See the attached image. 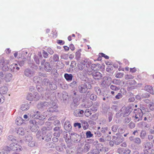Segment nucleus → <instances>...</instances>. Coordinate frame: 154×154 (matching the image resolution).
Instances as JSON below:
<instances>
[{"label":"nucleus","instance_id":"1","mask_svg":"<svg viewBox=\"0 0 154 154\" xmlns=\"http://www.w3.org/2000/svg\"><path fill=\"white\" fill-rule=\"evenodd\" d=\"M5 148V149H7L10 151L13 150L20 152L22 150L21 146L17 143L15 142H13L10 144L9 146H7Z\"/></svg>","mask_w":154,"mask_h":154},{"label":"nucleus","instance_id":"2","mask_svg":"<svg viewBox=\"0 0 154 154\" xmlns=\"http://www.w3.org/2000/svg\"><path fill=\"white\" fill-rule=\"evenodd\" d=\"M134 112L135 113L134 120L136 122H137L142 119L143 116V112L142 109L140 108L134 109Z\"/></svg>","mask_w":154,"mask_h":154},{"label":"nucleus","instance_id":"3","mask_svg":"<svg viewBox=\"0 0 154 154\" xmlns=\"http://www.w3.org/2000/svg\"><path fill=\"white\" fill-rule=\"evenodd\" d=\"M9 63L8 60H5L3 57H0V67L2 70L5 71L9 69Z\"/></svg>","mask_w":154,"mask_h":154},{"label":"nucleus","instance_id":"4","mask_svg":"<svg viewBox=\"0 0 154 154\" xmlns=\"http://www.w3.org/2000/svg\"><path fill=\"white\" fill-rule=\"evenodd\" d=\"M30 115L32 118L40 119H45L47 116L45 112H44V114L42 115L38 111L34 112L33 113H32Z\"/></svg>","mask_w":154,"mask_h":154},{"label":"nucleus","instance_id":"5","mask_svg":"<svg viewBox=\"0 0 154 154\" xmlns=\"http://www.w3.org/2000/svg\"><path fill=\"white\" fill-rule=\"evenodd\" d=\"M124 139L121 134H117L116 136L113 137V141L115 143L118 145L124 140Z\"/></svg>","mask_w":154,"mask_h":154},{"label":"nucleus","instance_id":"6","mask_svg":"<svg viewBox=\"0 0 154 154\" xmlns=\"http://www.w3.org/2000/svg\"><path fill=\"white\" fill-rule=\"evenodd\" d=\"M111 82L112 79L110 77L105 76L103 78L101 85L103 87H106L111 84Z\"/></svg>","mask_w":154,"mask_h":154},{"label":"nucleus","instance_id":"7","mask_svg":"<svg viewBox=\"0 0 154 154\" xmlns=\"http://www.w3.org/2000/svg\"><path fill=\"white\" fill-rule=\"evenodd\" d=\"M131 111V109L129 107L126 108L125 107H123L121 109V113L120 114V116H123L124 117L127 116L129 114Z\"/></svg>","mask_w":154,"mask_h":154},{"label":"nucleus","instance_id":"8","mask_svg":"<svg viewBox=\"0 0 154 154\" xmlns=\"http://www.w3.org/2000/svg\"><path fill=\"white\" fill-rule=\"evenodd\" d=\"M51 106V103L47 102H40L37 105V107L40 110H43Z\"/></svg>","mask_w":154,"mask_h":154},{"label":"nucleus","instance_id":"9","mask_svg":"<svg viewBox=\"0 0 154 154\" xmlns=\"http://www.w3.org/2000/svg\"><path fill=\"white\" fill-rule=\"evenodd\" d=\"M70 139L74 142H78L80 141L81 137L79 135L73 133H71L70 136Z\"/></svg>","mask_w":154,"mask_h":154},{"label":"nucleus","instance_id":"10","mask_svg":"<svg viewBox=\"0 0 154 154\" xmlns=\"http://www.w3.org/2000/svg\"><path fill=\"white\" fill-rule=\"evenodd\" d=\"M87 86L86 84L84 83L80 85L78 87L79 91L81 93H84L87 90Z\"/></svg>","mask_w":154,"mask_h":154},{"label":"nucleus","instance_id":"11","mask_svg":"<svg viewBox=\"0 0 154 154\" xmlns=\"http://www.w3.org/2000/svg\"><path fill=\"white\" fill-rule=\"evenodd\" d=\"M4 76L2 78L6 82H10L12 79V75L10 73H4Z\"/></svg>","mask_w":154,"mask_h":154},{"label":"nucleus","instance_id":"12","mask_svg":"<svg viewBox=\"0 0 154 154\" xmlns=\"http://www.w3.org/2000/svg\"><path fill=\"white\" fill-rule=\"evenodd\" d=\"M24 73L25 75L29 77H31L35 74V72L29 69H25Z\"/></svg>","mask_w":154,"mask_h":154},{"label":"nucleus","instance_id":"13","mask_svg":"<svg viewBox=\"0 0 154 154\" xmlns=\"http://www.w3.org/2000/svg\"><path fill=\"white\" fill-rule=\"evenodd\" d=\"M92 74L93 78L96 80H100L102 77L101 74L99 72L93 71L92 73Z\"/></svg>","mask_w":154,"mask_h":154},{"label":"nucleus","instance_id":"14","mask_svg":"<svg viewBox=\"0 0 154 154\" xmlns=\"http://www.w3.org/2000/svg\"><path fill=\"white\" fill-rule=\"evenodd\" d=\"M10 68L11 71L13 72H16L18 71L20 68L17 66V64H13L11 65Z\"/></svg>","mask_w":154,"mask_h":154},{"label":"nucleus","instance_id":"15","mask_svg":"<svg viewBox=\"0 0 154 154\" xmlns=\"http://www.w3.org/2000/svg\"><path fill=\"white\" fill-rule=\"evenodd\" d=\"M49 108L47 110L48 111L52 112H57V109H55V108H57V106L55 103H53L51 104V106H49Z\"/></svg>","mask_w":154,"mask_h":154},{"label":"nucleus","instance_id":"16","mask_svg":"<svg viewBox=\"0 0 154 154\" xmlns=\"http://www.w3.org/2000/svg\"><path fill=\"white\" fill-rule=\"evenodd\" d=\"M118 152L121 154H129L131 152V150L129 149H125L121 148H119L118 150Z\"/></svg>","mask_w":154,"mask_h":154},{"label":"nucleus","instance_id":"17","mask_svg":"<svg viewBox=\"0 0 154 154\" xmlns=\"http://www.w3.org/2000/svg\"><path fill=\"white\" fill-rule=\"evenodd\" d=\"M143 146L145 150H148L150 149L153 147L152 143L151 142H146L143 143Z\"/></svg>","mask_w":154,"mask_h":154},{"label":"nucleus","instance_id":"18","mask_svg":"<svg viewBox=\"0 0 154 154\" xmlns=\"http://www.w3.org/2000/svg\"><path fill=\"white\" fill-rule=\"evenodd\" d=\"M30 107L29 105L27 103L22 104L21 106L20 109L23 111L27 110Z\"/></svg>","mask_w":154,"mask_h":154},{"label":"nucleus","instance_id":"19","mask_svg":"<svg viewBox=\"0 0 154 154\" xmlns=\"http://www.w3.org/2000/svg\"><path fill=\"white\" fill-rule=\"evenodd\" d=\"M84 111L83 110H77L74 113V115L76 117H82L83 115Z\"/></svg>","mask_w":154,"mask_h":154},{"label":"nucleus","instance_id":"20","mask_svg":"<svg viewBox=\"0 0 154 154\" xmlns=\"http://www.w3.org/2000/svg\"><path fill=\"white\" fill-rule=\"evenodd\" d=\"M101 68V65L100 64H93L91 65V68L94 71L99 70Z\"/></svg>","mask_w":154,"mask_h":154},{"label":"nucleus","instance_id":"21","mask_svg":"<svg viewBox=\"0 0 154 154\" xmlns=\"http://www.w3.org/2000/svg\"><path fill=\"white\" fill-rule=\"evenodd\" d=\"M64 129L66 131H69L71 129L72 127L68 121L66 122L64 125Z\"/></svg>","mask_w":154,"mask_h":154},{"label":"nucleus","instance_id":"22","mask_svg":"<svg viewBox=\"0 0 154 154\" xmlns=\"http://www.w3.org/2000/svg\"><path fill=\"white\" fill-rule=\"evenodd\" d=\"M144 89L149 92L150 94H153V90L152 87V86L146 85Z\"/></svg>","mask_w":154,"mask_h":154},{"label":"nucleus","instance_id":"23","mask_svg":"<svg viewBox=\"0 0 154 154\" xmlns=\"http://www.w3.org/2000/svg\"><path fill=\"white\" fill-rule=\"evenodd\" d=\"M8 91V88L5 86H3L0 88V94H6Z\"/></svg>","mask_w":154,"mask_h":154},{"label":"nucleus","instance_id":"24","mask_svg":"<svg viewBox=\"0 0 154 154\" xmlns=\"http://www.w3.org/2000/svg\"><path fill=\"white\" fill-rule=\"evenodd\" d=\"M64 76L65 79L67 81H71L72 80L73 76L72 74L65 73L64 74Z\"/></svg>","mask_w":154,"mask_h":154},{"label":"nucleus","instance_id":"25","mask_svg":"<svg viewBox=\"0 0 154 154\" xmlns=\"http://www.w3.org/2000/svg\"><path fill=\"white\" fill-rule=\"evenodd\" d=\"M25 131L22 128H19L17 129V132L19 134L23 135L24 134Z\"/></svg>","mask_w":154,"mask_h":154},{"label":"nucleus","instance_id":"26","mask_svg":"<svg viewBox=\"0 0 154 154\" xmlns=\"http://www.w3.org/2000/svg\"><path fill=\"white\" fill-rule=\"evenodd\" d=\"M52 134L51 132H48L45 137V140L47 142L49 141L52 137Z\"/></svg>","mask_w":154,"mask_h":154},{"label":"nucleus","instance_id":"27","mask_svg":"<svg viewBox=\"0 0 154 154\" xmlns=\"http://www.w3.org/2000/svg\"><path fill=\"white\" fill-rule=\"evenodd\" d=\"M33 81L35 83H41L42 80L40 78L37 76H35L33 78Z\"/></svg>","mask_w":154,"mask_h":154},{"label":"nucleus","instance_id":"28","mask_svg":"<svg viewBox=\"0 0 154 154\" xmlns=\"http://www.w3.org/2000/svg\"><path fill=\"white\" fill-rule=\"evenodd\" d=\"M44 66L45 69L47 71L49 72L51 69V68L49 64L48 63L45 62Z\"/></svg>","mask_w":154,"mask_h":154},{"label":"nucleus","instance_id":"29","mask_svg":"<svg viewBox=\"0 0 154 154\" xmlns=\"http://www.w3.org/2000/svg\"><path fill=\"white\" fill-rule=\"evenodd\" d=\"M22 119L20 117L17 118L16 119L15 121L16 124L18 125H21L23 122Z\"/></svg>","mask_w":154,"mask_h":154},{"label":"nucleus","instance_id":"30","mask_svg":"<svg viewBox=\"0 0 154 154\" xmlns=\"http://www.w3.org/2000/svg\"><path fill=\"white\" fill-rule=\"evenodd\" d=\"M26 98L28 100L30 101H32L34 100V96H33V94L30 93L28 94Z\"/></svg>","mask_w":154,"mask_h":154},{"label":"nucleus","instance_id":"31","mask_svg":"<svg viewBox=\"0 0 154 154\" xmlns=\"http://www.w3.org/2000/svg\"><path fill=\"white\" fill-rule=\"evenodd\" d=\"M90 145L88 143H86L85 144L84 148L83 149V151L85 152H88L90 148Z\"/></svg>","mask_w":154,"mask_h":154},{"label":"nucleus","instance_id":"32","mask_svg":"<svg viewBox=\"0 0 154 154\" xmlns=\"http://www.w3.org/2000/svg\"><path fill=\"white\" fill-rule=\"evenodd\" d=\"M91 109H87L85 111L84 114L87 117H88L91 114Z\"/></svg>","mask_w":154,"mask_h":154},{"label":"nucleus","instance_id":"33","mask_svg":"<svg viewBox=\"0 0 154 154\" xmlns=\"http://www.w3.org/2000/svg\"><path fill=\"white\" fill-rule=\"evenodd\" d=\"M152 119V117L150 114H148L146 117H145L144 118V120H147L148 122H150Z\"/></svg>","mask_w":154,"mask_h":154},{"label":"nucleus","instance_id":"34","mask_svg":"<svg viewBox=\"0 0 154 154\" xmlns=\"http://www.w3.org/2000/svg\"><path fill=\"white\" fill-rule=\"evenodd\" d=\"M49 85L50 88L52 90H54L57 88V86L54 83H50Z\"/></svg>","mask_w":154,"mask_h":154},{"label":"nucleus","instance_id":"35","mask_svg":"<svg viewBox=\"0 0 154 154\" xmlns=\"http://www.w3.org/2000/svg\"><path fill=\"white\" fill-rule=\"evenodd\" d=\"M7 146H4L2 150V151L0 152V154H8V152L10 151L7 149H5V148Z\"/></svg>","mask_w":154,"mask_h":154},{"label":"nucleus","instance_id":"36","mask_svg":"<svg viewBox=\"0 0 154 154\" xmlns=\"http://www.w3.org/2000/svg\"><path fill=\"white\" fill-rule=\"evenodd\" d=\"M141 139L139 137L134 138V142L137 144L138 145H139L141 143Z\"/></svg>","mask_w":154,"mask_h":154},{"label":"nucleus","instance_id":"37","mask_svg":"<svg viewBox=\"0 0 154 154\" xmlns=\"http://www.w3.org/2000/svg\"><path fill=\"white\" fill-rule=\"evenodd\" d=\"M37 125H30L31 131L32 132L36 131L38 130V126Z\"/></svg>","mask_w":154,"mask_h":154},{"label":"nucleus","instance_id":"38","mask_svg":"<svg viewBox=\"0 0 154 154\" xmlns=\"http://www.w3.org/2000/svg\"><path fill=\"white\" fill-rule=\"evenodd\" d=\"M94 90L97 94L100 95L101 94V91L99 87H96L94 88Z\"/></svg>","mask_w":154,"mask_h":154},{"label":"nucleus","instance_id":"39","mask_svg":"<svg viewBox=\"0 0 154 154\" xmlns=\"http://www.w3.org/2000/svg\"><path fill=\"white\" fill-rule=\"evenodd\" d=\"M81 55V54L80 53V51H78L75 53V58L77 60H79L80 58Z\"/></svg>","mask_w":154,"mask_h":154},{"label":"nucleus","instance_id":"40","mask_svg":"<svg viewBox=\"0 0 154 154\" xmlns=\"http://www.w3.org/2000/svg\"><path fill=\"white\" fill-rule=\"evenodd\" d=\"M134 77L130 74H127L125 75V78L126 80H130L133 79Z\"/></svg>","mask_w":154,"mask_h":154},{"label":"nucleus","instance_id":"41","mask_svg":"<svg viewBox=\"0 0 154 154\" xmlns=\"http://www.w3.org/2000/svg\"><path fill=\"white\" fill-rule=\"evenodd\" d=\"M86 135L87 138H90L92 137L93 136V134L90 131H88L86 132Z\"/></svg>","mask_w":154,"mask_h":154},{"label":"nucleus","instance_id":"42","mask_svg":"<svg viewBox=\"0 0 154 154\" xmlns=\"http://www.w3.org/2000/svg\"><path fill=\"white\" fill-rule=\"evenodd\" d=\"M33 96H34V100H38L40 98V96L38 94L35 92L33 94Z\"/></svg>","mask_w":154,"mask_h":154},{"label":"nucleus","instance_id":"43","mask_svg":"<svg viewBox=\"0 0 154 154\" xmlns=\"http://www.w3.org/2000/svg\"><path fill=\"white\" fill-rule=\"evenodd\" d=\"M48 82L49 80L48 79H44L43 81H42V83L41 84H42V85H48Z\"/></svg>","mask_w":154,"mask_h":154},{"label":"nucleus","instance_id":"44","mask_svg":"<svg viewBox=\"0 0 154 154\" xmlns=\"http://www.w3.org/2000/svg\"><path fill=\"white\" fill-rule=\"evenodd\" d=\"M90 98L91 100L95 101L97 98V96L94 94H91L90 95Z\"/></svg>","mask_w":154,"mask_h":154},{"label":"nucleus","instance_id":"45","mask_svg":"<svg viewBox=\"0 0 154 154\" xmlns=\"http://www.w3.org/2000/svg\"><path fill=\"white\" fill-rule=\"evenodd\" d=\"M15 137L12 135H10L8 137V139L9 140L12 141L13 142H14L15 141Z\"/></svg>","mask_w":154,"mask_h":154},{"label":"nucleus","instance_id":"46","mask_svg":"<svg viewBox=\"0 0 154 154\" xmlns=\"http://www.w3.org/2000/svg\"><path fill=\"white\" fill-rule=\"evenodd\" d=\"M90 118L93 120L95 121L97 120L98 118L97 115L96 114L93 115L91 116Z\"/></svg>","mask_w":154,"mask_h":154},{"label":"nucleus","instance_id":"47","mask_svg":"<svg viewBox=\"0 0 154 154\" xmlns=\"http://www.w3.org/2000/svg\"><path fill=\"white\" fill-rule=\"evenodd\" d=\"M110 88L112 90L115 91H117L119 89V87H117L116 86L112 85H110Z\"/></svg>","mask_w":154,"mask_h":154},{"label":"nucleus","instance_id":"48","mask_svg":"<svg viewBox=\"0 0 154 154\" xmlns=\"http://www.w3.org/2000/svg\"><path fill=\"white\" fill-rule=\"evenodd\" d=\"M32 138V137L30 135H28L26 137L25 140L26 141L29 142L31 141Z\"/></svg>","mask_w":154,"mask_h":154},{"label":"nucleus","instance_id":"49","mask_svg":"<svg viewBox=\"0 0 154 154\" xmlns=\"http://www.w3.org/2000/svg\"><path fill=\"white\" fill-rule=\"evenodd\" d=\"M26 60V58H24L22 60L19 61L18 63L20 66H22L24 64Z\"/></svg>","mask_w":154,"mask_h":154},{"label":"nucleus","instance_id":"50","mask_svg":"<svg viewBox=\"0 0 154 154\" xmlns=\"http://www.w3.org/2000/svg\"><path fill=\"white\" fill-rule=\"evenodd\" d=\"M124 75L122 73L118 72L116 75L115 77L117 78H121L123 77Z\"/></svg>","mask_w":154,"mask_h":154},{"label":"nucleus","instance_id":"51","mask_svg":"<svg viewBox=\"0 0 154 154\" xmlns=\"http://www.w3.org/2000/svg\"><path fill=\"white\" fill-rule=\"evenodd\" d=\"M59 56L57 54H54L53 55V59L54 61L57 62L59 60Z\"/></svg>","mask_w":154,"mask_h":154},{"label":"nucleus","instance_id":"52","mask_svg":"<svg viewBox=\"0 0 154 154\" xmlns=\"http://www.w3.org/2000/svg\"><path fill=\"white\" fill-rule=\"evenodd\" d=\"M68 57V55L66 54H63L61 56V58L62 59L66 60Z\"/></svg>","mask_w":154,"mask_h":154},{"label":"nucleus","instance_id":"53","mask_svg":"<svg viewBox=\"0 0 154 154\" xmlns=\"http://www.w3.org/2000/svg\"><path fill=\"white\" fill-rule=\"evenodd\" d=\"M125 128H119L118 130V132L119 134H122L125 132Z\"/></svg>","mask_w":154,"mask_h":154},{"label":"nucleus","instance_id":"54","mask_svg":"<svg viewBox=\"0 0 154 154\" xmlns=\"http://www.w3.org/2000/svg\"><path fill=\"white\" fill-rule=\"evenodd\" d=\"M62 132V130H59V132L58 133L55 132L54 134V137H59L60 136V134Z\"/></svg>","mask_w":154,"mask_h":154},{"label":"nucleus","instance_id":"55","mask_svg":"<svg viewBox=\"0 0 154 154\" xmlns=\"http://www.w3.org/2000/svg\"><path fill=\"white\" fill-rule=\"evenodd\" d=\"M29 123L30 124V125H37L35 120L34 119L31 120L29 121Z\"/></svg>","mask_w":154,"mask_h":154},{"label":"nucleus","instance_id":"56","mask_svg":"<svg viewBox=\"0 0 154 154\" xmlns=\"http://www.w3.org/2000/svg\"><path fill=\"white\" fill-rule=\"evenodd\" d=\"M146 135V133L145 131H142L140 133V136L141 138L142 139H144Z\"/></svg>","mask_w":154,"mask_h":154},{"label":"nucleus","instance_id":"57","mask_svg":"<svg viewBox=\"0 0 154 154\" xmlns=\"http://www.w3.org/2000/svg\"><path fill=\"white\" fill-rule=\"evenodd\" d=\"M36 88L38 91L39 92H42L43 91V90L42 87L40 85H38L36 86Z\"/></svg>","mask_w":154,"mask_h":154},{"label":"nucleus","instance_id":"58","mask_svg":"<svg viewBox=\"0 0 154 154\" xmlns=\"http://www.w3.org/2000/svg\"><path fill=\"white\" fill-rule=\"evenodd\" d=\"M118 128V126L117 125H113L112 128V131L114 132H116L117 129Z\"/></svg>","mask_w":154,"mask_h":154},{"label":"nucleus","instance_id":"59","mask_svg":"<svg viewBox=\"0 0 154 154\" xmlns=\"http://www.w3.org/2000/svg\"><path fill=\"white\" fill-rule=\"evenodd\" d=\"M74 126L75 127H78V128L79 129L81 128V124L79 123H75L74 124Z\"/></svg>","mask_w":154,"mask_h":154},{"label":"nucleus","instance_id":"60","mask_svg":"<svg viewBox=\"0 0 154 154\" xmlns=\"http://www.w3.org/2000/svg\"><path fill=\"white\" fill-rule=\"evenodd\" d=\"M149 109L151 110H153L154 109V103H150L148 105Z\"/></svg>","mask_w":154,"mask_h":154},{"label":"nucleus","instance_id":"61","mask_svg":"<svg viewBox=\"0 0 154 154\" xmlns=\"http://www.w3.org/2000/svg\"><path fill=\"white\" fill-rule=\"evenodd\" d=\"M28 145L30 147H33L35 145V142L34 141H29L28 143Z\"/></svg>","mask_w":154,"mask_h":154},{"label":"nucleus","instance_id":"62","mask_svg":"<svg viewBox=\"0 0 154 154\" xmlns=\"http://www.w3.org/2000/svg\"><path fill=\"white\" fill-rule=\"evenodd\" d=\"M88 59H85L84 60H82L81 62V63L84 66L88 62Z\"/></svg>","mask_w":154,"mask_h":154},{"label":"nucleus","instance_id":"63","mask_svg":"<svg viewBox=\"0 0 154 154\" xmlns=\"http://www.w3.org/2000/svg\"><path fill=\"white\" fill-rule=\"evenodd\" d=\"M122 97V94L120 93H119L117 94L115 98L117 99H119L121 98Z\"/></svg>","mask_w":154,"mask_h":154},{"label":"nucleus","instance_id":"64","mask_svg":"<svg viewBox=\"0 0 154 154\" xmlns=\"http://www.w3.org/2000/svg\"><path fill=\"white\" fill-rule=\"evenodd\" d=\"M100 153L99 149H94L92 151V153L93 154H99Z\"/></svg>","mask_w":154,"mask_h":154}]
</instances>
